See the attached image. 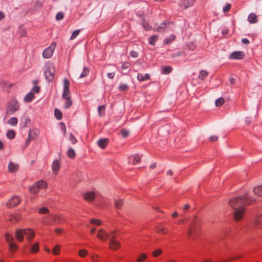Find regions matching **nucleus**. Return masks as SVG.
Instances as JSON below:
<instances>
[{
  "label": "nucleus",
  "mask_w": 262,
  "mask_h": 262,
  "mask_svg": "<svg viewBox=\"0 0 262 262\" xmlns=\"http://www.w3.org/2000/svg\"><path fill=\"white\" fill-rule=\"evenodd\" d=\"M9 245V249L11 252H15L17 250V245L16 243H10Z\"/></svg>",
  "instance_id": "obj_29"
},
{
  "label": "nucleus",
  "mask_w": 262,
  "mask_h": 262,
  "mask_svg": "<svg viewBox=\"0 0 262 262\" xmlns=\"http://www.w3.org/2000/svg\"><path fill=\"white\" fill-rule=\"evenodd\" d=\"M39 214H46L49 212V209L47 207H41L38 211Z\"/></svg>",
  "instance_id": "obj_46"
},
{
  "label": "nucleus",
  "mask_w": 262,
  "mask_h": 262,
  "mask_svg": "<svg viewBox=\"0 0 262 262\" xmlns=\"http://www.w3.org/2000/svg\"><path fill=\"white\" fill-rule=\"evenodd\" d=\"M109 234L103 229H100L97 233V236L102 241H106L108 238Z\"/></svg>",
  "instance_id": "obj_12"
},
{
  "label": "nucleus",
  "mask_w": 262,
  "mask_h": 262,
  "mask_svg": "<svg viewBox=\"0 0 262 262\" xmlns=\"http://www.w3.org/2000/svg\"><path fill=\"white\" fill-rule=\"evenodd\" d=\"M34 98V95L32 92L28 93L24 98V101L27 102H31Z\"/></svg>",
  "instance_id": "obj_27"
},
{
  "label": "nucleus",
  "mask_w": 262,
  "mask_h": 262,
  "mask_svg": "<svg viewBox=\"0 0 262 262\" xmlns=\"http://www.w3.org/2000/svg\"><path fill=\"white\" fill-rule=\"evenodd\" d=\"M63 98L66 100L64 107L66 108H69L70 107L72 106L73 103L72 100L71 98V96H68L67 98Z\"/></svg>",
  "instance_id": "obj_25"
},
{
  "label": "nucleus",
  "mask_w": 262,
  "mask_h": 262,
  "mask_svg": "<svg viewBox=\"0 0 262 262\" xmlns=\"http://www.w3.org/2000/svg\"><path fill=\"white\" fill-rule=\"evenodd\" d=\"M18 164L10 162L8 165V170L10 172H14L18 169Z\"/></svg>",
  "instance_id": "obj_19"
},
{
  "label": "nucleus",
  "mask_w": 262,
  "mask_h": 262,
  "mask_svg": "<svg viewBox=\"0 0 262 262\" xmlns=\"http://www.w3.org/2000/svg\"><path fill=\"white\" fill-rule=\"evenodd\" d=\"M225 102V100L223 98L221 97L219 99H216L215 101V105L217 107H220L222 106Z\"/></svg>",
  "instance_id": "obj_39"
},
{
  "label": "nucleus",
  "mask_w": 262,
  "mask_h": 262,
  "mask_svg": "<svg viewBox=\"0 0 262 262\" xmlns=\"http://www.w3.org/2000/svg\"><path fill=\"white\" fill-rule=\"evenodd\" d=\"M198 222V219L195 217L192 221L191 224L190 225L189 228L187 231V235L190 238H194L196 235L197 230V223Z\"/></svg>",
  "instance_id": "obj_4"
},
{
  "label": "nucleus",
  "mask_w": 262,
  "mask_h": 262,
  "mask_svg": "<svg viewBox=\"0 0 262 262\" xmlns=\"http://www.w3.org/2000/svg\"><path fill=\"white\" fill-rule=\"evenodd\" d=\"M121 134L122 137L126 138L128 136L129 133L127 130L122 129L121 130Z\"/></svg>",
  "instance_id": "obj_59"
},
{
  "label": "nucleus",
  "mask_w": 262,
  "mask_h": 262,
  "mask_svg": "<svg viewBox=\"0 0 262 262\" xmlns=\"http://www.w3.org/2000/svg\"><path fill=\"white\" fill-rule=\"evenodd\" d=\"M95 193L94 191H89L84 194V199L88 202H91L94 200Z\"/></svg>",
  "instance_id": "obj_13"
},
{
  "label": "nucleus",
  "mask_w": 262,
  "mask_h": 262,
  "mask_svg": "<svg viewBox=\"0 0 262 262\" xmlns=\"http://www.w3.org/2000/svg\"><path fill=\"white\" fill-rule=\"evenodd\" d=\"M218 138L217 136H212L209 138V140L212 142H215L218 140Z\"/></svg>",
  "instance_id": "obj_64"
},
{
  "label": "nucleus",
  "mask_w": 262,
  "mask_h": 262,
  "mask_svg": "<svg viewBox=\"0 0 262 262\" xmlns=\"http://www.w3.org/2000/svg\"><path fill=\"white\" fill-rule=\"evenodd\" d=\"M21 202V199L18 196L11 197L7 202L6 206L8 208H12L17 206Z\"/></svg>",
  "instance_id": "obj_7"
},
{
  "label": "nucleus",
  "mask_w": 262,
  "mask_h": 262,
  "mask_svg": "<svg viewBox=\"0 0 262 262\" xmlns=\"http://www.w3.org/2000/svg\"><path fill=\"white\" fill-rule=\"evenodd\" d=\"M248 20L251 24L256 23L257 22V16L255 13H251L248 16Z\"/></svg>",
  "instance_id": "obj_20"
},
{
  "label": "nucleus",
  "mask_w": 262,
  "mask_h": 262,
  "mask_svg": "<svg viewBox=\"0 0 262 262\" xmlns=\"http://www.w3.org/2000/svg\"><path fill=\"white\" fill-rule=\"evenodd\" d=\"M64 17V15L62 12H58L56 16V19L57 20H62Z\"/></svg>",
  "instance_id": "obj_55"
},
{
  "label": "nucleus",
  "mask_w": 262,
  "mask_h": 262,
  "mask_svg": "<svg viewBox=\"0 0 262 262\" xmlns=\"http://www.w3.org/2000/svg\"><path fill=\"white\" fill-rule=\"evenodd\" d=\"M158 40V36L157 35H152L150 37L149 39V43L151 45L154 46L155 42Z\"/></svg>",
  "instance_id": "obj_45"
},
{
  "label": "nucleus",
  "mask_w": 262,
  "mask_h": 262,
  "mask_svg": "<svg viewBox=\"0 0 262 262\" xmlns=\"http://www.w3.org/2000/svg\"><path fill=\"white\" fill-rule=\"evenodd\" d=\"M54 115L57 119L61 120L62 119V114L61 112L58 108H56L54 110Z\"/></svg>",
  "instance_id": "obj_33"
},
{
  "label": "nucleus",
  "mask_w": 262,
  "mask_h": 262,
  "mask_svg": "<svg viewBox=\"0 0 262 262\" xmlns=\"http://www.w3.org/2000/svg\"><path fill=\"white\" fill-rule=\"evenodd\" d=\"M18 120L16 117L11 118L8 120V123L12 126H15L17 124Z\"/></svg>",
  "instance_id": "obj_40"
},
{
  "label": "nucleus",
  "mask_w": 262,
  "mask_h": 262,
  "mask_svg": "<svg viewBox=\"0 0 262 262\" xmlns=\"http://www.w3.org/2000/svg\"><path fill=\"white\" fill-rule=\"evenodd\" d=\"M79 33H80V30H75L73 32V33L70 37V39L73 40V39H75L79 35Z\"/></svg>",
  "instance_id": "obj_51"
},
{
  "label": "nucleus",
  "mask_w": 262,
  "mask_h": 262,
  "mask_svg": "<svg viewBox=\"0 0 262 262\" xmlns=\"http://www.w3.org/2000/svg\"><path fill=\"white\" fill-rule=\"evenodd\" d=\"M56 46L55 42H52L50 46L44 50L42 53V56L45 58H51L53 54Z\"/></svg>",
  "instance_id": "obj_6"
},
{
  "label": "nucleus",
  "mask_w": 262,
  "mask_h": 262,
  "mask_svg": "<svg viewBox=\"0 0 262 262\" xmlns=\"http://www.w3.org/2000/svg\"><path fill=\"white\" fill-rule=\"evenodd\" d=\"M89 73V69L88 68L85 67L83 69L82 73L80 75V78L84 77L86 76Z\"/></svg>",
  "instance_id": "obj_48"
},
{
  "label": "nucleus",
  "mask_w": 262,
  "mask_h": 262,
  "mask_svg": "<svg viewBox=\"0 0 262 262\" xmlns=\"http://www.w3.org/2000/svg\"><path fill=\"white\" fill-rule=\"evenodd\" d=\"M31 251L33 253H37L39 251V243H36L33 244L31 248Z\"/></svg>",
  "instance_id": "obj_38"
},
{
  "label": "nucleus",
  "mask_w": 262,
  "mask_h": 262,
  "mask_svg": "<svg viewBox=\"0 0 262 262\" xmlns=\"http://www.w3.org/2000/svg\"><path fill=\"white\" fill-rule=\"evenodd\" d=\"M69 140L73 144H75L77 142V139L72 134H70L69 136Z\"/></svg>",
  "instance_id": "obj_53"
},
{
  "label": "nucleus",
  "mask_w": 262,
  "mask_h": 262,
  "mask_svg": "<svg viewBox=\"0 0 262 262\" xmlns=\"http://www.w3.org/2000/svg\"><path fill=\"white\" fill-rule=\"evenodd\" d=\"M253 202L254 200L247 194L231 199L229 204L234 209V220L235 221L242 220L245 214L246 205L251 204Z\"/></svg>",
  "instance_id": "obj_1"
},
{
  "label": "nucleus",
  "mask_w": 262,
  "mask_h": 262,
  "mask_svg": "<svg viewBox=\"0 0 262 262\" xmlns=\"http://www.w3.org/2000/svg\"><path fill=\"white\" fill-rule=\"evenodd\" d=\"M60 247L59 245H56L52 250V253L55 255H58L60 253Z\"/></svg>",
  "instance_id": "obj_49"
},
{
  "label": "nucleus",
  "mask_w": 262,
  "mask_h": 262,
  "mask_svg": "<svg viewBox=\"0 0 262 262\" xmlns=\"http://www.w3.org/2000/svg\"><path fill=\"white\" fill-rule=\"evenodd\" d=\"M25 235L26 236V239L28 242L32 241L35 236V233L33 231L29 228L26 229L24 230Z\"/></svg>",
  "instance_id": "obj_11"
},
{
  "label": "nucleus",
  "mask_w": 262,
  "mask_h": 262,
  "mask_svg": "<svg viewBox=\"0 0 262 262\" xmlns=\"http://www.w3.org/2000/svg\"><path fill=\"white\" fill-rule=\"evenodd\" d=\"M120 246V243L119 242L117 241L116 240L111 241H110L109 242V247L112 250H116L117 249L119 248Z\"/></svg>",
  "instance_id": "obj_15"
},
{
  "label": "nucleus",
  "mask_w": 262,
  "mask_h": 262,
  "mask_svg": "<svg viewBox=\"0 0 262 262\" xmlns=\"http://www.w3.org/2000/svg\"><path fill=\"white\" fill-rule=\"evenodd\" d=\"M208 75V73L206 71L202 70L200 73L199 78L200 79L203 80L205 79Z\"/></svg>",
  "instance_id": "obj_32"
},
{
  "label": "nucleus",
  "mask_w": 262,
  "mask_h": 262,
  "mask_svg": "<svg viewBox=\"0 0 262 262\" xmlns=\"http://www.w3.org/2000/svg\"><path fill=\"white\" fill-rule=\"evenodd\" d=\"M15 136V133L13 130H9L7 133V137L9 139H13Z\"/></svg>",
  "instance_id": "obj_36"
},
{
  "label": "nucleus",
  "mask_w": 262,
  "mask_h": 262,
  "mask_svg": "<svg viewBox=\"0 0 262 262\" xmlns=\"http://www.w3.org/2000/svg\"><path fill=\"white\" fill-rule=\"evenodd\" d=\"M147 258V255L145 253H141L137 259V262H142Z\"/></svg>",
  "instance_id": "obj_35"
},
{
  "label": "nucleus",
  "mask_w": 262,
  "mask_h": 262,
  "mask_svg": "<svg viewBox=\"0 0 262 262\" xmlns=\"http://www.w3.org/2000/svg\"><path fill=\"white\" fill-rule=\"evenodd\" d=\"M19 109V104L15 98L11 99L8 103L7 113L13 114Z\"/></svg>",
  "instance_id": "obj_3"
},
{
  "label": "nucleus",
  "mask_w": 262,
  "mask_h": 262,
  "mask_svg": "<svg viewBox=\"0 0 262 262\" xmlns=\"http://www.w3.org/2000/svg\"><path fill=\"white\" fill-rule=\"evenodd\" d=\"M156 230L157 232L162 233L164 234H167L168 231V229L161 224L159 225L156 227Z\"/></svg>",
  "instance_id": "obj_18"
},
{
  "label": "nucleus",
  "mask_w": 262,
  "mask_h": 262,
  "mask_svg": "<svg viewBox=\"0 0 262 262\" xmlns=\"http://www.w3.org/2000/svg\"><path fill=\"white\" fill-rule=\"evenodd\" d=\"M67 155L70 159H74L76 156V153L73 148H70L68 150Z\"/></svg>",
  "instance_id": "obj_28"
},
{
  "label": "nucleus",
  "mask_w": 262,
  "mask_h": 262,
  "mask_svg": "<svg viewBox=\"0 0 262 262\" xmlns=\"http://www.w3.org/2000/svg\"><path fill=\"white\" fill-rule=\"evenodd\" d=\"M162 253V250L160 249H157L153 251L152 255L154 257H157Z\"/></svg>",
  "instance_id": "obj_56"
},
{
  "label": "nucleus",
  "mask_w": 262,
  "mask_h": 262,
  "mask_svg": "<svg viewBox=\"0 0 262 262\" xmlns=\"http://www.w3.org/2000/svg\"><path fill=\"white\" fill-rule=\"evenodd\" d=\"M63 221V219L61 216L55 214H49L43 216L41 220L42 223L49 225L59 224Z\"/></svg>",
  "instance_id": "obj_2"
},
{
  "label": "nucleus",
  "mask_w": 262,
  "mask_h": 262,
  "mask_svg": "<svg viewBox=\"0 0 262 262\" xmlns=\"http://www.w3.org/2000/svg\"><path fill=\"white\" fill-rule=\"evenodd\" d=\"M244 57V53L242 51H235L229 56V58L232 59H242Z\"/></svg>",
  "instance_id": "obj_10"
},
{
  "label": "nucleus",
  "mask_w": 262,
  "mask_h": 262,
  "mask_svg": "<svg viewBox=\"0 0 262 262\" xmlns=\"http://www.w3.org/2000/svg\"><path fill=\"white\" fill-rule=\"evenodd\" d=\"M129 89L128 86L126 84H121L119 86V90L120 91H126Z\"/></svg>",
  "instance_id": "obj_47"
},
{
  "label": "nucleus",
  "mask_w": 262,
  "mask_h": 262,
  "mask_svg": "<svg viewBox=\"0 0 262 262\" xmlns=\"http://www.w3.org/2000/svg\"><path fill=\"white\" fill-rule=\"evenodd\" d=\"M37 133H36V131L34 129H30L29 133H28V137L33 140L36 136Z\"/></svg>",
  "instance_id": "obj_37"
},
{
  "label": "nucleus",
  "mask_w": 262,
  "mask_h": 262,
  "mask_svg": "<svg viewBox=\"0 0 262 262\" xmlns=\"http://www.w3.org/2000/svg\"><path fill=\"white\" fill-rule=\"evenodd\" d=\"M55 72V68L53 64H50L47 67L44 73L46 79L49 82H51L54 79Z\"/></svg>",
  "instance_id": "obj_5"
},
{
  "label": "nucleus",
  "mask_w": 262,
  "mask_h": 262,
  "mask_svg": "<svg viewBox=\"0 0 262 262\" xmlns=\"http://www.w3.org/2000/svg\"><path fill=\"white\" fill-rule=\"evenodd\" d=\"M90 223L92 224L96 225H100L101 224V222L100 220H98L97 219H92L90 221Z\"/></svg>",
  "instance_id": "obj_54"
},
{
  "label": "nucleus",
  "mask_w": 262,
  "mask_h": 262,
  "mask_svg": "<svg viewBox=\"0 0 262 262\" xmlns=\"http://www.w3.org/2000/svg\"><path fill=\"white\" fill-rule=\"evenodd\" d=\"M52 168L53 173L55 174H57L60 168V163L57 160H55L52 164Z\"/></svg>",
  "instance_id": "obj_14"
},
{
  "label": "nucleus",
  "mask_w": 262,
  "mask_h": 262,
  "mask_svg": "<svg viewBox=\"0 0 262 262\" xmlns=\"http://www.w3.org/2000/svg\"><path fill=\"white\" fill-rule=\"evenodd\" d=\"M91 259L93 262H98L99 261V256L97 254H93L91 256Z\"/></svg>",
  "instance_id": "obj_61"
},
{
  "label": "nucleus",
  "mask_w": 262,
  "mask_h": 262,
  "mask_svg": "<svg viewBox=\"0 0 262 262\" xmlns=\"http://www.w3.org/2000/svg\"><path fill=\"white\" fill-rule=\"evenodd\" d=\"M108 143V139H101L97 142L98 146L102 149H104Z\"/></svg>",
  "instance_id": "obj_17"
},
{
  "label": "nucleus",
  "mask_w": 262,
  "mask_h": 262,
  "mask_svg": "<svg viewBox=\"0 0 262 262\" xmlns=\"http://www.w3.org/2000/svg\"><path fill=\"white\" fill-rule=\"evenodd\" d=\"M141 161L140 157L138 155H135L133 156V164L135 165L139 163Z\"/></svg>",
  "instance_id": "obj_44"
},
{
  "label": "nucleus",
  "mask_w": 262,
  "mask_h": 262,
  "mask_svg": "<svg viewBox=\"0 0 262 262\" xmlns=\"http://www.w3.org/2000/svg\"><path fill=\"white\" fill-rule=\"evenodd\" d=\"M39 189L35 184L29 187V191L32 193H36L39 191Z\"/></svg>",
  "instance_id": "obj_34"
},
{
  "label": "nucleus",
  "mask_w": 262,
  "mask_h": 262,
  "mask_svg": "<svg viewBox=\"0 0 262 262\" xmlns=\"http://www.w3.org/2000/svg\"><path fill=\"white\" fill-rule=\"evenodd\" d=\"M32 92L35 93H38L40 91V87L37 85H35L32 89Z\"/></svg>",
  "instance_id": "obj_62"
},
{
  "label": "nucleus",
  "mask_w": 262,
  "mask_h": 262,
  "mask_svg": "<svg viewBox=\"0 0 262 262\" xmlns=\"http://www.w3.org/2000/svg\"><path fill=\"white\" fill-rule=\"evenodd\" d=\"M241 257V256H236V257H233V256H232L229 259H227V260H221L220 261V262H227V261H230V260H232L233 259H239Z\"/></svg>",
  "instance_id": "obj_60"
},
{
  "label": "nucleus",
  "mask_w": 262,
  "mask_h": 262,
  "mask_svg": "<svg viewBox=\"0 0 262 262\" xmlns=\"http://www.w3.org/2000/svg\"><path fill=\"white\" fill-rule=\"evenodd\" d=\"M129 66H130L129 62H125L122 64V65L121 66V68H122V69H125L129 68Z\"/></svg>",
  "instance_id": "obj_63"
},
{
  "label": "nucleus",
  "mask_w": 262,
  "mask_h": 262,
  "mask_svg": "<svg viewBox=\"0 0 262 262\" xmlns=\"http://www.w3.org/2000/svg\"><path fill=\"white\" fill-rule=\"evenodd\" d=\"M25 229H19L15 231V236L18 242H22L24 240Z\"/></svg>",
  "instance_id": "obj_9"
},
{
  "label": "nucleus",
  "mask_w": 262,
  "mask_h": 262,
  "mask_svg": "<svg viewBox=\"0 0 262 262\" xmlns=\"http://www.w3.org/2000/svg\"><path fill=\"white\" fill-rule=\"evenodd\" d=\"M231 8V5L229 3H227L225 5V6L223 8V11L224 12H228L230 10Z\"/></svg>",
  "instance_id": "obj_58"
},
{
  "label": "nucleus",
  "mask_w": 262,
  "mask_h": 262,
  "mask_svg": "<svg viewBox=\"0 0 262 262\" xmlns=\"http://www.w3.org/2000/svg\"><path fill=\"white\" fill-rule=\"evenodd\" d=\"M7 85V82L2 79H0V86L2 89H4Z\"/></svg>",
  "instance_id": "obj_57"
},
{
  "label": "nucleus",
  "mask_w": 262,
  "mask_h": 262,
  "mask_svg": "<svg viewBox=\"0 0 262 262\" xmlns=\"http://www.w3.org/2000/svg\"><path fill=\"white\" fill-rule=\"evenodd\" d=\"M88 254V251L85 249H81L78 252V255L81 257H84Z\"/></svg>",
  "instance_id": "obj_42"
},
{
  "label": "nucleus",
  "mask_w": 262,
  "mask_h": 262,
  "mask_svg": "<svg viewBox=\"0 0 262 262\" xmlns=\"http://www.w3.org/2000/svg\"><path fill=\"white\" fill-rule=\"evenodd\" d=\"M123 201L122 200H119L115 202V206L117 209H121L123 206Z\"/></svg>",
  "instance_id": "obj_43"
},
{
  "label": "nucleus",
  "mask_w": 262,
  "mask_h": 262,
  "mask_svg": "<svg viewBox=\"0 0 262 262\" xmlns=\"http://www.w3.org/2000/svg\"><path fill=\"white\" fill-rule=\"evenodd\" d=\"M5 239L8 244L11 243L14 241L13 236L9 233L5 234Z\"/></svg>",
  "instance_id": "obj_30"
},
{
  "label": "nucleus",
  "mask_w": 262,
  "mask_h": 262,
  "mask_svg": "<svg viewBox=\"0 0 262 262\" xmlns=\"http://www.w3.org/2000/svg\"><path fill=\"white\" fill-rule=\"evenodd\" d=\"M169 21H164L161 25L157 27H155L154 30L159 32H162L165 28H166L167 26V25H169Z\"/></svg>",
  "instance_id": "obj_16"
},
{
  "label": "nucleus",
  "mask_w": 262,
  "mask_h": 262,
  "mask_svg": "<svg viewBox=\"0 0 262 262\" xmlns=\"http://www.w3.org/2000/svg\"><path fill=\"white\" fill-rule=\"evenodd\" d=\"M175 38L176 36L174 35H171L168 37L164 39V43L166 45L169 44L172 42V41H173L175 39Z\"/></svg>",
  "instance_id": "obj_31"
},
{
  "label": "nucleus",
  "mask_w": 262,
  "mask_h": 262,
  "mask_svg": "<svg viewBox=\"0 0 262 262\" xmlns=\"http://www.w3.org/2000/svg\"><path fill=\"white\" fill-rule=\"evenodd\" d=\"M137 78L139 81H146L150 79V76L148 74H141L139 73L137 76Z\"/></svg>",
  "instance_id": "obj_22"
},
{
  "label": "nucleus",
  "mask_w": 262,
  "mask_h": 262,
  "mask_svg": "<svg viewBox=\"0 0 262 262\" xmlns=\"http://www.w3.org/2000/svg\"><path fill=\"white\" fill-rule=\"evenodd\" d=\"M63 92L62 94V98H67L70 96V92L69 90L70 81L68 79H64L63 80Z\"/></svg>",
  "instance_id": "obj_8"
},
{
  "label": "nucleus",
  "mask_w": 262,
  "mask_h": 262,
  "mask_svg": "<svg viewBox=\"0 0 262 262\" xmlns=\"http://www.w3.org/2000/svg\"><path fill=\"white\" fill-rule=\"evenodd\" d=\"M194 2V0H183L182 3V6L184 9H187L188 7L192 6Z\"/></svg>",
  "instance_id": "obj_21"
},
{
  "label": "nucleus",
  "mask_w": 262,
  "mask_h": 262,
  "mask_svg": "<svg viewBox=\"0 0 262 262\" xmlns=\"http://www.w3.org/2000/svg\"><path fill=\"white\" fill-rule=\"evenodd\" d=\"M254 226L262 228V214L256 218Z\"/></svg>",
  "instance_id": "obj_23"
},
{
  "label": "nucleus",
  "mask_w": 262,
  "mask_h": 262,
  "mask_svg": "<svg viewBox=\"0 0 262 262\" xmlns=\"http://www.w3.org/2000/svg\"><path fill=\"white\" fill-rule=\"evenodd\" d=\"M98 112H99V115L100 116H102L104 113V111H105V106L104 105H101V106H99L98 107Z\"/></svg>",
  "instance_id": "obj_52"
},
{
  "label": "nucleus",
  "mask_w": 262,
  "mask_h": 262,
  "mask_svg": "<svg viewBox=\"0 0 262 262\" xmlns=\"http://www.w3.org/2000/svg\"><path fill=\"white\" fill-rule=\"evenodd\" d=\"M253 192L255 194H256L259 196L262 197V185H259L255 187L253 189Z\"/></svg>",
  "instance_id": "obj_26"
},
{
  "label": "nucleus",
  "mask_w": 262,
  "mask_h": 262,
  "mask_svg": "<svg viewBox=\"0 0 262 262\" xmlns=\"http://www.w3.org/2000/svg\"><path fill=\"white\" fill-rule=\"evenodd\" d=\"M172 70V68L170 66H165L163 67L162 69V74H168L171 72Z\"/></svg>",
  "instance_id": "obj_41"
},
{
  "label": "nucleus",
  "mask_w": 262,
  "mask_h": 262,
  "mask_svg": "<svg viewBox=\"0 0 262 262\" xmlns=\"http://www.w3.org/2000/svg\"><path fill=\"white\" fill-rule=\"evenodd\" d=\"M116 233H117V231L116 230H114V231L111 232L110 233V241H115L116 240L115 239H116V238L117 237Z\"/></svg>",
  "instance_id": "obj_50"
},
{
  "label": "nucleus",
  "mask_w": 262,
  "mask_h": 262,
  "mask_svg": "<svg viewBox=\"0 0 262 262\" xmlns=\"http://www.w3.org/2000/svg\"><path fill=\"white\" fill-rule=\"evenodd\" d=\"M38 188L40 190L41 189L46 188L47 187V183L43 180H39L35 183Z\"/></svg>",
  "instance_id": "obj_24"
}]
</instances>
